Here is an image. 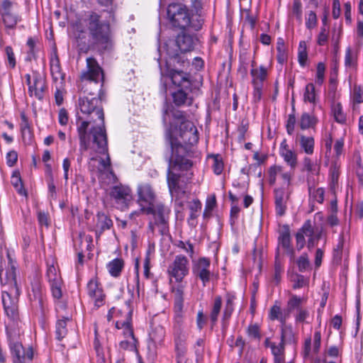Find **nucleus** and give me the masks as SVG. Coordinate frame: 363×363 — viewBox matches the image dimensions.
Returning a JSON list of instances; mask_svg holds the SVG:
<instances>
[{
	"label": "nucleus",
	"mask_w": 363,
	"mask_h": 363,
	"mask_svg": "<svg viewBox=\"0 0 363 363\" xmlns=\"http://www.w3.org/2000/svg\"><path fill=\"white\" fill-rule=\"evenodd\" d=\"M279 152L284 162L292 169H295L297 165V155L289 147L286 139H284L281 143Z\"/></svg>",
	"instance_id": "obj_23"
},
{
	"label": "nucleus",
	"mask_w": 363,
	"mask_h": 363,
	"mask_svg": "<svg viewBox=\"0 0 363 363\" xmlns=\"http://www.w3.org/2000/svg\"><path fill=\"white\" fill-rule=\"evenodd\" d=\"M5 52H6V55L7 65L10 67L14 68L16 67V59H15L14 53L13 52V49L11 47L7 46L5 48Z\"/></svg>",
	"instance_id": "obj_60"
},
{
	"label": "nucleus",
	"mask_w": 363,
	"mask_h": 363,
	"mask_svg": "<svg viewBox=\"0 0 363 363\" xmlns=\"http://www.w3.org/2000/svg\"><path fill=\"white\" fill-rule=\"evenodd\" d=\"M247 334L251 340L259 341L262 337L260 328L257 324H250L247 328Z\"/></svg>",
	"instance_id": "obj_45"
},
{
	"label": "nucleus",
	"mask_w": 363,
	"mask_h": 363,
	"mask_svg": "<svg viewBox=\"0 0 363 363\" xmlns=\"http://www.w3.org/2000/svg\"><path fill=\"white\" fill-rule=\"evenodd\" d=\"M290 193L284 187L276 188L274 190L275 210L277 215L283 216L286 210V203L289 199Z\"/></svg>",
	"instance_id": "obj_20"
},
{
	"label": "nucleus",
	"mask_w": 363,
	"mask_h": 363,
	"mask_svg": "<svg viewBox=\"0 0 363 363\" xmlns=\"http://www.w3.org/2000/svg\"><path fill=\"white\" fill-rule=\"evenodd\" d=\"M296 123V118L295 115L294 113L289 114L286 124V132L289 135H291L294 133Z\"/></svg>",
	"instance_id": "obj_59"
},
{
	"label": "nucleus",
	"mask_w": 363,
	"mask_h": 363,
	"mask_svg": "<svg viewBox=\"0 0 363 363\" xmlns=\"http://www.w3.org/2000/svg\"><path fill=\"white\" fill-rule=\"evenodd\" d=\"M285 345L280 341L279 344H274L271 348L274 356V363H284L285 362Z\"/></svg>",
	"instance_id": "obj_37"
},
{
	"label": "nucleus",
	"mask_w": 363,
	"mask_h": 363,
	"mask_svg": "<svg viewBox=\"0 0 363 363\" xmlns=\"http://www.w3.org/2000/svg\"><path fill=\"white\" fill-rule=\"evenodd\" d=\"M198 43V39L193 35L183 33L177 38L176 43L182 52H189L194 50Z\"/></svg>",
	"instance_id": "obj_24"
},
{
	"label": "nucleus",
	"mask_w": 363,
	"mask_h": 363,
	"mask_svg": "<svg viewBox=\"0 0 363 363\" xmlns=\"http://www.w3.org/2000/svg\"><path fill=\"white\" fill-rule=\"evenodd\" d=\"M317 24V16L314 11H310L306 19V26L308 29L314 28Z\"/></svg>",
	"instance_id": "obj_62"
},
{
	"label": "nucleus",
	"mask_w": 363,
	"mask_h": 363,
	"mask_svg": "<svg viewBox=\"0 0 363 363\" xmlns=\"http://www.w3.org/2000/svg\"><path fill=\"white\" fill-rule=\"evenodd\" d=\"M91 142H92V147L95 150V152L101 154V152L97 151V145L96 144H94L93 140L91 139ZM106 148H108V146L106 145ZM103 154L106 155V159L99 158V166H98V172L101 174H112V169H111V159L110 156L108 154V149H106V151L104 152Z\"/></svg>",
	"instance_id": "obj_28"
},
{
	"label": "nucleus",
	"mask_w": 363,
	"mask_h": 363,
	"mask_svg": "<svg viewBox=\"0 0 363 363\" xmlns=\"http://www.w3.org/2000/svg\"><path fill=\"white\" fill-rule=\"evenodd\" d=\"M16 4L9 0H4L0 5V14L4 24L8 28H13L20 21L15 10Z\"/></svg>",
	"instance_id": "obj_14"
},
{
	"label": "nucleus",
	"mask_w": 363,
	"mask_h": 363,
	"mask_svg": "<svg viewBox=\"0 0 363 363\" xmlns=\"http://www.w3.org/2000/svg\"><path fill=\"white\" fill-rule=\"evenodd\" d=\"M252 85L263 86V82L267 77V68L261 65L258 68H252L250 71Z\"/></svg>",
	"instance_id": "obj_31"
},
{
	"label": "nucleus",
	"mask_w": 363,
	"mask_h": 363,
	"mask_svg": "<svg viewBox=\"0 0 363 363\" xmlns=\"http://www.w3.org/2000/svg\"><path fill=\"white\" fill-rule=\"evenodd\" d=\"M109 194L121 210L127 208L133 199L130 188L123 184L112 186L110 189Z\"/></svg>",
	"instance_id": "obj_13"
},
{
	"label": "nucleus",
	"mask_w": 363,
	"mask_h": 363,
	"mask_svg": "<svg viewBox=\"0 0 363 363\" xmlns=\"http://www.w3.org/2000/svg\"><path fill=\"white\" fill-rule=\"evenodd\" d=\"M137 340L135 337L125 338L124 340L121 341L120 347L123 350H128L134 351L136 350Z\"/></svg>",
	"instance_id": "obj_54"
},
{
	"label": "nucleus",
	"mask_w": 363,
	"mask_h": 363,
	"mask_svg": "<svg viewBox=\"0 0 363 363\" xmlns=\"http://www.w3.org/2000/svg\"><path fill=\"white\" fill-rule=\"evenodd\" d=\"M292 14L301 21L302 19V4L300 0H294L292 6Z\"/></svg>",
	"instance_id": "obj_58"
},
{
	"label": "nucleus",
	"mask_w": 363,
	"mask_h": 363,
	"mask_svg": "<svg viewBox=\"0 0 363 363\" xmlns=\"http://www.w3.org/2000/svg\"><path fill=\"white\" fill-rule=\"evenodd\" d=\"M296 249L298 250H301L303 248L306 244L305 236L300 229L298 232L296 234Z\"/></svg>",
	"instance_id": "obj_63"
},
{
	"label": "nucleus",
	"mask_w": 363,
	"mask_h": 363,
	"mask_svg": "<svg viewBox=\"0 0 363 363\" xmlns=\"http://www.w3.org/2000/svg\"><path fill=\"white\" fill-rule=\"evenodd\" d=\"M163 121L165 123H169L166 136L170 143L171 155L166 157L167 160L173 155L185 157L182 155L184 152L182 143L189 145L197 143L199 135L196 126L191 121L184 120L183 112L168 105L164 111Z\"/></svg>",
	"instance_id": "obj_3"
},
{
	"label": "nucleus",
	"mask_w": 363,
	"mask_h": 363,
	"mask_svg": "<svg viewBox=\"0 0 363 363\" xmlns=\"http://www.w3.org/2000/svg\"><path fill=\"white\" fill-rule=\"evenodd\" d=\"M358 53L350 47L347 48L345 56V66L347 69L354 70L357 66Z\"/></svg>",
	"instance_id": "obj_36"
},
{
	"label": "nucleus",
	"mask_w": 363,
	"mask_h": 363,
	"mask_svg": "<svg viewBox=\"0 0 363 363\" xmlns=\"http://www.w3.org/2000/svg\"><path fill=\"white\" fill-rule=\"evenodd\" d=\"M6 277L8 282L11 283V287L9 291L2 293V303L6 315L12 320H15L18 317V302L20 295L16 281L15 269L12 267L11 269L7 271Z\"/></svg>",
	"instance_id": "obj_6"
},
{
	"label": "nucleus",
	"mask_w": 363,
	"mask_h": 363,
	"mask_svg": "<svg viewBox=\"0 0 363 363\" xmlns=\"http://www.w3.org/2000/svg\"><path fill=\"white\" fill-rule=\"evenodd\" d=\"M308 192L310 197L314 201L319 203H322L323 202L325 191L323 188L315 189L311 186H308Z\"/></svg>",
	"instance_id": "obj_46"
},
{
	"label": "nucleus",
	"mask_w": 363,
	"mask_h": 363,
	"mask_svg": "<svg viewBox=\"0 0 363 363\" xmlns=\"http://www.w3.org/2000/svg\"><path fill=\"white\" fill-rule=\"evenodd\" d=\"M202 204L199 199H194L189 204L190 209V218L195 219L199 216V212L201 211Z\"/></svg>",
	"instance_id": "obj_49"
},
{
	"label": "nucleus",
	"mask_w": 363,
	"mask_h": 363,
	"mask_svg": "<svg viewBox=\"0 0 363 363\" xmlns=\"http://www.w3.org/2000/svg\"><path fill=\"white\" fill-rule=\"evenodd\" d=\"M46 276L50 283L53 298L55 299L61 298L62 296V281L60 274L57 273V269L53 264L48 267Z\"/></svg>",
	"instance_id": "obj_17"
},
{
	"label": "nucleus",
	"mask_w": 363,
	"mask_h": 363,
	"mask_svg": "<svg viewBox=\"0 0 363 363\" xmlns=\"http://www.w3.org/2000/svg\"><path fill=\"white\" fill-rule=\"evenodd\" d=\"M50 72L55 79L61 77L60 61L56 55L50 60Z\"/></svg>",
	"instance_id": "obj_48"
},
{
	"label": "nucleus",
	"mask_w": 363,
	"mask_h": 363,
	"mask_svg": "<svg viewBox=\"0 0 363 363\" xmlns=\"http://www.w3.org/2000/svg\"><path fill=\"white\" fill-rule=\"evenodd\" d=\"M304 301L305 299L303 297L298 296L295 294H290V297L287 301V308L286 309L291 315L292 311H296L297 310L302 308L301 305Z\"/></svg>",
	"instance_id": "obj_40"
},
{
	"label": "nucleus",
	"mask_w": 363,
	"mask_h": 363,
	"mask_svg": "<svg viewBox=\"0 0 363 363\" xmlns=\"http://www.w3.org/2000/svg\"><path fill=\"white\" fill-rule=\"evenodd\" d=\"M11 182L18 194L21 195L26 194V191L23 189L22 181L18 172H14L13 174Z\"/></svg>",
	"instance_id": "obj_50"
},
{
	"label": "nucleus",
	"mask_w": 363,
	"mask_h": 363,
	"mask_svg": "<svg viewBox=\"0 0 363 363\" xmlns=\"http://www.w3.org/2000/svg\"><path fill=\"white\" fill-rule=\"evenodd\" d=\"M225 298L226 302L223 314V325H225V322L230 318L234 311V301L235 299V296L233 294L228 293Z\"/></svg>",
	"instance_id": "obj_39"
},
{
	"label": "nucleus",
	"mask_w": 363,
	"mask_h": 363,
	"mask_svg": "<svg viewBox=\"0 0 363 363\" xmlns=\"http://www.w3.org/2000/svg\"><path fill=\"white\" fill-rule=\"evenodd\" d=\"M222 307V298L220 296H216L210 313V319L213 325L218 321V315Z\"/></svg>",
	"instance_id": "obj_41"
},
{
	"label": "nucleus",
	"mask_w": 363,
	"mask_h": 363,
	"mask_svg": "<svg viewBox=\"0 0 363 363\" xmlns=\"http://www.w3.org/2000/svg\"><path fill=\"white\" fill-rule=\"evenodd\" d=\"M6 334L9 350L13 363H26L31 361L33 357V351L31 347L25 349L20 341L19 331L15 328H6Z\"/></svg>",
	"instance_id": "obj_7"
},
{
	"label": "nucleus",
	"mask_w": 363,
	"mask_h": 363,
	"mask_svg": "<svg viewBox=\"0 0 363 363\" xmlns=\"http://www.w3.org/2000/svg\"><path fill=\"white\" fill-rule=\"evenodd\" d=\"M280 341L284 344L293 343L295 342V335L291 324L284 323L280 325Z\"/></svg>",
	"instance_id": "obj_32"
},
{
	"label": "nucleus",
	"mask_w": 363,
	"mask_h": 363,
	"mask_svg": "<svg viewBox=\"0 0 363 363\" xmlns=\"http://www.w3.org/2000/svg\"><path fill=\"white\" fill-rule=\"evenodd\" d=\"M172 95L173 101L177 106H190L192 104V98L183 89L172 93Z\"/></svg>",
	"instance_id": "obj_34"
},
{
	"label": "nucleus",
	"mask_w": 363,
	"mask_h": 363,
	"mask_svg": "<svg viewBox=\"0 0 363 363\" xmlns=\"http://www.w3.org/2000/svg\"><path fill=\"white\" fill-rule=\"evenodd\" d=\"M73 37L81 50H87L90 45L100 51L111 50L113 40L110 25L102 21L101 16L91 12L79 20L73 26Z\"/></svg>",
	"instance_id": "obj_2"
},
{
	"label": "nucleus",
	"mask_w": 363,
	"mask_h": 363,
	"mask_svg": "<svg viewBox=\"0 0 363 363\" xmlns=\"http://www.w3.org/2000/svg\"><path fill=\"white\" fill-rule=\"evenodd\" d=\"M318 123V118L313 114L304 112L298 119V125L301 130L313 128Z\"/></svg>",
	"instance_id": "obj_35"
},
{
	"label": "nucleus",
	"mask_w": 363,
	"mask_h": 363,
	"mask_svg": "<svg viewBox=\"0 0 363 363\" xmlns=\"http://www.w3.org/2000/svg\"><path fill=\"white\" fill-rule=\"evenodd\" d=\"M269 183L270 185H274L277 181V177L281 178L287 183V185L291 184V181L293 177V173L289 171H285L284 168L280 165H273L269 168Z\"/></svg>",
	"instance_id": "obj_22"
},
{
	"label": "nucleus",
	"mask_w": 363,
	"mask_h": 363,
	"mask_svg": "<svg viewBox=\"0 0 363 363\" xmlns=\"http://www.w3.org/2000/svg\"><path fill=\"white\" fill-rule=\"evenodd\" d=\"M192 166L191 160L179 155L168 159L167 184L171 196L175 199V203L183 206L187 196L186 191L179 185L180 175L178 171L188 170Z\"/></svg>",
	"instance_id": "obj_5"
},
{
	"label": "nucleus",
	"mask_w": 363,
	"mask_h": 363,
	"mask_svg": "<svg viewBox=\"0 0 363 363\" xmlns=\"http://www.w3.org/2000/svg\"><path fill=\"white\" fill-rule=\"evenodd\" d=\"M189 272V259L182 255L175 256L174 260L169 264L167 273L170 278V282L174 279L175 284L172 286V291L174 297V311L177 313V320H181V313L184 308V291L186 286V282L183 279Z\"/></svg>",
	"instance_id": "obj_4"
},
{
	"label": "nucleus",
	"mask_w": 363,
	"mask_h": 363,
	"mask_svg": "<svg viewBox=\"0 0 363 363\" xmlns=\"http://www.w3.org/2000/svg\"><path fill=\"white\" fill-rule=\"evenodd\" d=\"M320 164L317 160H313L308 157H305L303 160V172L308 173V180L311 175H318L320 172Z\"/></svg>",
	"instance_id": "obj_33"
},
{
	"label": "nucleus",
	"mask_w": 363,
	"mask_h": 363,
	"mask_svg": "<svg viewBox=\"0 0 363 363\" xmlns=\"http://www.w3.org/2000/svg\"><path fill=\"white\" fill-rule=\"evenodd\" d=\"M113 225L111 219L103 212H99L96 215V223L95 225V233L96 238L100 235L106 230H109Z\"/></svg>",
	"instance_id": "obj_25"
},
{
	"label": "nucleus",
	"mask_w": 363,
	"mask_h": 363,
	"mask_svg": "<svg viewBox=\"0 0 363 363\" xmlns=\"http://www.w3.org/2000/svg\"><path fill=\"white\" fill-rule=\"evenodd\" d=\"M86 67L87 70L82 73V80L89 81L90 84L92 82L97 84L99 81L104 80L103 70L94 58L86 59Z\"/></svg>",
	"instance_id": "obj_16"
},
{
	"label": "nucleus",
	"mask_w": 363,
	"mask_h": 363,
	"mask_svg": "<svg viewBox=\"0 0 363 363\" xmlns=\"http://www.w3.org/2000/svg\"><path fill=\"white\" fill-rule=\"evenodd\" d=\"M210 268V259L206 257L199 258L194 263L192 273L196 278L199 279L202 281L203 286L210 281L211 278L213 276Z\"/></svg>",
	"instance_id": "obj_15"
},
{
	"label": "nucleus",
	"mask_w": 363,
	"mask_h": 363,
	"mask_svg": "<svg viewBox=\"0 0 363 363\" xmlns=\"http://www.w3.org/2000/svg\"><path fill=\"white\" fill-rule=\"evenodd\" d=\"M170 212L169 208L161 203H158L151 206L150 212L144 213L147 215L151 214L154 217V222L149 223V228L152 233L155 231V226H157L162 235H165L169 233V218Z\"/></svg>",
	"instance_id": "obj_11"
},
{
	"label": "nucleus",
	"mask_w": 363,
	"mask_h": 363,
	"mask_svg": "<svg viewBox=\"0 0 363 363\" xmlns=\"http://www.w3.org/2000/svg\"><path fill=\"white\" fill-rule=\"evenodd\" d=\"M69 320L68 318H64L58 320L56 323V338L58 340H62L67 334V323Z\"/></svg>",
	"instance_id": "obj_42"
},
{
	"label": "nucleus",
	"mask_w": 363,
	"mask_h": 363,
	"mask_svg": "<svg viewBox=\"0 0 363 363\" xmlns=\"http://www.w3.org/2000/svg\"><path fill=\"white\" fill-rule=\"evenodd\" d=\"M279 247H282L291 259L294 258V250L291 246V235L288 228L280 232L278 238Z\"/></svg>",
	"instance_id": "obj_27"
},
{
	"label": "nucleus",
	"mask_w": 363,
	"mask_h": 363,
	"mask_svg": "<svg viewBox=\"0 0 363 363\" xmlns=\"http://www.w3.org/2000/svg\"><path fill=\"white\" fill-rule=\"evenodd\" d=\"M309 317V311L306 308H301L296 311L294 315L296 323H304Z\"/></svg>",
	"instance_id": "obj_56"
},
{
	"label": "nucleus",
	"mask_w": 363,
	"mask_h": 363,
	"mask_svg": "<svg viewBox=\"0 0 363 363\" xmlns=\"http://www.w3.org/2000/svg\"><path fill=\"white\" fill-rule=\"evenodd\" d=\"M284 272L283 264L281 261L278 259V255L276 256L274 263V272L273 276V281L276 284H279L281 279V274Z\"/></svg>",
	"instance_id": "obj_47"
},
{
	"label": "nucleus",
	"mask_w": 363,
	"mask_h": 363,
	"mask_svg": "<svg viewBox=\"0 0 363 363\" xmlns=\"http://www.w3.org/2000/svg\"><path fill=\"white\" fill-rule=\"evenodd\" d=\"M296 264L300 272H305L310 267L308 255L306 253L302 254L296 260Z\"/></svg>",
	"instance_id": "obj_55"
},
{
	"label": "nucleus",
	"mask_w": 363,
	"mask_h": 363,
	"mask_svg": "<svg viewBox=\"0 0 363 363\" xmlns=\"http://www.w3.org/2000/svg\"><path fill=\"white\" fill-rule=\"evenodd\" d=\"M131 323V311L129 313L128 315H126L125 320H118L116 323V327L118 329L123 330V335L125 338L135 337Z\"/></svg>",
	"instance_id": "obj_30"
},
{
	"label": "nucleus",
	"mask_w": 363,
	"mask_h": 363,
	"mask_svg": "<svg viewBox=\"0 0 363 363\" xmlns=\"http://www.w3.org/2000/svg\"><path fill=\"white\" fill-rule=\"evenodd\" d=\"M167 16L173 26L184 29L191 26L196 30H199L202 26L201 21L196 24L191 21L190 13L186 6L182 4H171L167 8Z\"/></svg>",
	"instance_id": "obj_8"
},
{
	"label": "nucleus",
	"mask_w": 363,
	"mask_h": 363,
	"mask_svg": "<svg viewBox=\"0 0 363 363\" xmlns=\"http://www.w3.org/2000/svg\"><path fill=\"white\" fill-rule=\"evenodd\" d=\"M291 280L294 283L292 286L294 289L302 288L306 286L308 282V279H306L304 276L298 274H295L293 275L291 278Z\"/></svg>",
	"instance_id": "obj_52"
},
{
	"label": "nucleus",
	"mask_w": 363,
	"mask_h": 363,
	"mask_svg": "<svg viewBox=\"0 0 363 363\" xmlns=\"http://www.w3.org/2000/svg\"><path fill=\"white\" fill-rule=\"evenodd\" d=\"M304 236L308 238L307 247L309 250L313 248L318 241L320 239L322 230L318 228H315L311 220H306L301 228Z\"/></svg>",
	"instance_id": "obj_19"
},
{
	"label": "nucleus",
	"mask_w": 363,
	"mask_h": 363,
	"mask_svg": "<svg viewBox=\"0 0 363 363\" xmlns=\"http://www.w3.org/2000/svg\"><path fill=\"white\" fill-rule=\"evenodd\" d=\"M303 99L305 101H308L309 103H315V86L312 83L308 84L306 86L305 91L303 94Z\"/></svg>",
	"instance_id": "obj_51"
},
{
	"label": "nucleus",
	"mask_w": 363,
	"mask_h": 363,
	"mask_svg": "<svg viewBox=\"0 0 363 363\" xmlns=\"http://www.w3.org/2000/svg\"><path fill=\"white\" fill-rule=\"evenodd\" d=\"M123 267L124 262L123 259L119 258L113 259L107 264L108 271L113 277H118L121 275Z\"/></svg>",
	"instance_id": "obj_38"
},
{
	"label": "nucleus",
	"mask_w": 363,
	"mask_h": 363,
	"mask_svg": "<svg viewBox=\"0 0 363 363\" xmlns=\"http://www.w3.org/2000/svg\"><path fill=\"white\" fill-rule=\"evenodd\" d=\"M18 160V154L16 151H9L6 155V164L9 167L13 166Z\"/></svg>",
	"instance_id": "obj_64"
},
{
	"label": "nucleus",
	"mask_w": 363,
	"mask_h": 363,
	"mask_svg": "<svg viewBox=\"0 0 363 363\" xmlns=\"http://www.w3.org/2000/svg\"><path fill=\"white\" fill-rule=\"evenodd\" d=\"M86 290L89 296L94 300L95 306L99 308L104 305L105 295L97 277H93L88 281Z\"/></svg>",
	"instance_id": "obj_18"
},
{
	"label": "nucleus",
	"mask_w": 363,
	"mask_h": 363,
	"mask_svg": "<svg viewBox=\"0 0 363 363\" xmlns=\"http://www.w3.org/2000/svg\"><path fill=\"white\" fill-rule=\"evenodd\" d=\"M224 167V164L223 162V159L220 156L216 155L213 157V164L212 168L213 170V172L219 175L222 173Z\"/></svg>",
	"instance_id": "obj_53"
},
{
	"label": "nucleus",
	"mask_w": 363,
	"mask_h": 363,
	"mask_svg": "<svg viewBox=\"0 0 363 363\" xmlns=\"http://www.w3.org/2000/svg\"><path fill=\"white\" fill-rule=\"evenodd\" d=\"M137 203L143 213H149L155 203L156 194L152 186L146 182L140 183L137 186Z\"/></svg>",
	"instance_id": "obj_12"
},
{
	"label": "nucleus",
	"mask_w": 363,
	"mask_h": 363,
	"mask_svg": "<svg viewBox=\"0 0 363 363\" xmlns=\"http://www.w3.org/2000/svg\"><path fill=\"white\" fill-rule=\"evenodd\" d=\"M45 89V79L40 74L35 73L33 76V84H30V87H28L30 96H34L38 100H42L44 97Z\"/></svg>",
	"instance_id": "obj_21"
},
{
	"label": "nucleus",
	"mask_w": 363,
	"mask_h": 363,
	"mask_svg": "<svg viewBox=\"0 0 363 363\" xmlns=\"http://www.w3.org/2000/svg\"><path fill=\"white\" fill-rule=\"evenodd\" d=\"M90 93L79 99L78 106L88 119L77 125L79 139V152L83 154L90 147L91 139L97 145V151H106L107 135L104 125V113L99 98Z\"/></svg>",
	"instance_id": "obj_1"
},
{
	"label": "nucleus",
	"mask_w": 363,
	"mask_h": 363,
	"mask_svg": "<svg viewBox=\"0 0 363 363\" xmlns=\"http://www.w3.org/2000/svg\"><path fill=\"white\" fill-rule=\"evenodd\" d=\"M298 141L301 150L303 152L308 155L313 154L315 147V140L313 137L299 135L298 136Z\"/></svg>",
	"instance_id": "obj_29"
},
{
	"label": "nucleus",
	"mask_w": 363,
	"mask_h": 363,
	"mask_svg": "<svg viewBox=\"0 0 363 363\" xmlns=\"http://www.w3.org/2000/svg\"><path fill=\"white\" fill-rule=\"evenodd\" d=\"M181 63L184 67L185 65H188L189 62L185 60L184 57L178 54L169 58L167 61L166 71L161 69V74L164 76L167 75L168 77L172 80L173 84L177 86L181 87L182 89H188L190 87L191 82L189 81V74L184 72L183 71L178 70L174 68H171V66H175V63Z\"/></svg>",
	"instance_id": "obj_9"
},
{
	"label": "nucleus",
	"mask_w": 363,
	"mask_h": 363,
	"mask_svg": "<svg viewBox=\"0 0 363 363\" xmlns=\"http://www.w3.org/2000/svg\"><path fill=\"white\" fill-rule=\"evenodd\" d=\"M308 59L307 45L305 41L299 43L298 49V60L300 65L304 67Z\"/></svg>",
	"instance_id": "obj_43"
},
{
	"label": "nucleus",
	"mask_w": 363,
	"mask_h": 363,
	"mask_svg": "<svg viewBox=\"0 0 363 363\" xmlns=\"http://www.w3.org/2000/svg\"><path fill=\"white\" fill-rule=\"evenodd\" d=\"M290 314L286 309L283 310L278 302H276L269 309V318L271 320H278L280 325L286 323Z\"/></svg>",
	"instance_id": "obj_26"
},
{
	"label": "nucleus",
	"mask_w": 363,
	"mask_h": 363,
	"mask_svg": "<svg viewBox=\"0 0 363 363\" xmlns=\"http://www.w3.org/2000/svg\"><path fill=\"white\" fill-rule=\"evenodd\" d=\"M325 71V66L324 63L319 62L317 65L316 72V82L318 84H321L324 81V74Z\"/></svg>",
	"instance_id": "obj_61"
},
{
	"label": "nucleus",
	"mask_w": 363,
	"mask_h": 363,
	"mask_svg": "<svg viewBox=\"0 0 363 363\" xmlns=\"http://www.w3.org/2000/svg\"><path fill=\"white\" fill-rule=\"evenodd\" d=\"M332 111L336 122L341 124L346 122V116L343 113L342 107L340 104H334Z\"/></svg>",
	"instance_id": "obj_44"
},
{
	"label": "nucleus",
	"mask_w": 363,
	"mask_h": 363,
	"mask_svg": "<svg viewBox=\"0 0 363 363\" xmlns=\"http://www.w3.org/2000/svg\"><path fill=\"white\" fill-rule=\"evenodd\" d=\"M344 245V238L341 235L339 237L338 242L333 250V257L336 261L341 260L342 249Z\"/></svg>",
	"instance_id": "obj_57"
},
{
	"label": "nucleus",
	"mask_w": 363,
	"mask_h": 363,
	"mask_svg": "<svg viewBox=\"0 0 363 363\" xmlns=\"http://www.w3.org/2000/svg\"><path fill=\"white\" fill-rule=\"evenodd\" d=\"M183 311L181 313V320H178L177 313L174 311V352L177 363H187L186 357L187 352L186 340L188 337L187 333L182 328Z\"/></svg>",
	"instance_id": "obj_10"
}]
</instances>
